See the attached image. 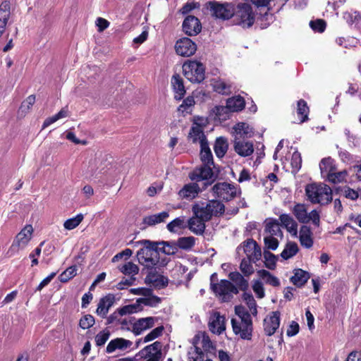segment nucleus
<instances>
[{
    "instance_id": "obj_1",
    "label": "nucleus",
    "mask_w": 361,
    "mask_h": 361,
    "mask_svg": "<svg viewBox=\"0 0 361 361\" xmlns=\"http://www.w3.org/2000/svg\"><path fill=\"white\" fill-rule=\"evenodd\" d=\"M225 206L218 200H210L207 202H197L192 205L193 214L197 217L208 221L212 216H218L224 214Z\"/></svg>"
},
{
    "instance_id": "obj_2",
    "label": "nucleus",
    "mask_w": 361,
    "mask_h": 361,
    "mask_svg": "<svg viewBox=\"0 0 361 361\" xmlns=\"http://www.w3.org/2000/svg\"><path fill=\"white\" fill-rule=\"evenodd\" d=\"M305 192L312 203L326 204L332 200V190L324 183L309 184L306 186Z\"/></svg>"
},
{
    "instance_id": "obj_3",
    "label": "nucleus",
    "mask_w": 361,
    "mask_h": 361,
    "mask_svg": "<svg viewBox=\"0 0 361 361\" xmlns=\"http://www.w3.org/2000/svg\"><path fill=\"white\" fill-rule=\"evenodd\" d=\"M210 281L211 289L221 302H228L234 295L238 293L237 287L228 280H221L219 282L215 283V281H217V276L215 273L212 274Z\"/></svg>"
},
{
    "instance_id": "obj_4",
    "label": "nucleus",
    "mask_w": 361,
    "mask_h": 361,
    "mask_svg": "<svg viewBox=\"0 0 361 361\" xmlns=\"http://www.w3.org/2000/svg\"><path fill=\"white\" fill-rule=\"evenodd\" d=\"M144 247L140 249L137 253L139 262L147 268H152L157 265L159 259V254L155 244L148 240L143 242Z\"/></svg>"
},
{
    "instance_id": "obj_5",
    "label": "nucleus",
    "mask_w": 361,
    "mask_h": 361,
    "mask_svg": "<svg viewBox=\"0 0 361 361\" xmlns=\"http://www.w3.org/2000/svg\"><path fill=\"white\" fill-rule=\"evenodd\" d=\"M185 77L191 82L200 83L205 78L204 66L197 61H188L183 65Z\"/></svg>"
},
{
    "instance_id": "obj_6",
    "label": "nucleus",
    "mask_w": 361,
    "mask_h": 361,
    "mask_svg": "<svg viewBox=\"0 0 361 361\" xmlns=\"http://www.w3.org/2000/svg\"><path fill=\"white\" fill-rule=\"evenodd\" d=\"M33 231L32 226L28 224L16 235L7 252L9 257L13 256L27 246L32 239Z\"/></svg>"
},
{
    "instance_id": "obj_7",
    "label": "nucleus",
    "mask_w": 361,
    "mask_h": 361,
    "mask_svg": "<svg viewBox=\"0 0 361 361\" xmlns=\"http://www.w3.org/2000/svg\"><path fill=\"white\" fill-rule=\"evenodd\" d=\"M235 16L237 23L243 27H250L254 24L255 16L252 6L248 3L238 4Z\"/></svg>"
},
{
    "instance_id": "obj_8",
    "label": "nucleus",
    "mask_w": 361,
    "mask_h": 361,
    "mask_svg": "<svg viewBox=\"0 0 361 361\" xmlns=\"http://www.w3.org/2000/svg\"><path fill=\"white\" fill-rule=\"evenodd\" d=\"M293 213L300 223L306 224L312 221L316 226H319L320 216L317 210L307 213V208L303 204H297L293 209Z\"/></svg>"
},
{
    "instance_id": "obj_9",
    "label": "nucleus",
    "mask_w": 361,
    "mask_h": 361,
    "mask_svg": "<svg viewBox=\"0 0 361 361\" xmlns=\"http://www.w3.org/2000/svg\"><path fill=\"white\" fill-rule=\"evenodd\" d=\"M161 348V343L155 341L142 349L137 353V357H139V360L142 359L144 361H159L162 356Z\"/></svg>"
},
{
    "instance_id": "obj_10",
    "label": "nucleus",
    "mask_w": 361,
    "mask_h": 361,
    "mask_svg": "<svg viewBox=\"0 0 361 361\" xmlns=\"http://www.w3.org/2000/svg\"><path fill=\"white\" fill-rule=\"evenodd\" d=\"M205 123L206 120L204 118H195L189 133V138L192 142H199L200 146L204 142H208L203 131Z\"/></svg>"
},
{
    "instance_id": "obj_11",
    "label": "nucleus",
    "mask_w": 361,
    "mask_h": 361,
    "mask_svg": "<svg viewBox=\"0 0 361 361\" xmlns=\"http://www.w3.org/2000/svg\"><path fill=\"white\" fill-rule=\"evenodd\" d=\"M231 324L235 334L239 335L243 339H251L252 333V320H237V319L233 318L231 319Z\"/></svg>"
},
{
    "instance_id": "obj_12",
    "label": "nucleus",
    "mask_w": 361,
    "mask_h": 361,
    "mask_svg": "<svg viewBox=\"0 0 361 361\" xmlns=\"http://www.w3.org/2000/svg\"><path fill=\"white\" fill-rule=\"evenodd\" d=\"M213 192L219 198L228 201L236 196L238 189L233 185L226 183H218L212 188Z\"/></svg>"
},
{
    "instance_id": "obj_13",
    "label": "nucleus",
    "mask_w": 361,
    "mask_h": 361,
    "mask_svg": "<svg viewBox=\"0 0 361 361\" xmlns=\"http://www.w3.org/2000/svg\"><path fill=\"white\" fill-rule=\"evenodd\" d=\"M175 50L178 55L190 57L197 51V44L188 37H183L176 41Z\"/></svg>"
},
{
    "instance_id": "obj_14",
    "label": "nucleus",
    "mask_w": 361,
    "mask_h": 361,
    "mask_svg": "<svg viewBox=\"0 0 361 361\" xmlns=\"http://www.w3.org/2000/svg\"><path fill=\"white\" fill-rule=\"evenodd\" d=\"M211 5L212 13L216 18L226 20L234 14V8L231 4L212 3Z\"/></svg>"
},
{
    "instance_id": "obj_15",
    "label": "nucleus",
    "mask_w": 361,
    "mask_h": 361,
    "mask_svg": "<svg viewBox=\"0 0 361 361\" xmlns=\"http://www.w3.org/2000/svg\"><path fill=\"white\" fill-rule=\"evenodd\" d=\"M280 325V312H271L264 319V331L270 336L275 334Z\"/></svg>"
},
{
    "instance_id": "obj_16",
    "label": "nucleus",
    "mask_w": 361,
    "mask_h": 361,
    "mask_svg": "<svg viewBox=\"0 0 361 361\" xmlns=\"http://www.w3.org/2000/svg\"><path fill=\"white\" fill-rule=\"evenodd\" d=\"M208 326L213 334L219 335L226 330L225 317L218 312H213L210 314Z\"/></svg>"
},
{
    "instance_id": "obj_17",
    "label": "nucleus",
    "mask_w": 361,
    "mask_h": 361,
    "mask_svg": "<svg viewBox=\"0 0 361 361\" xmlns=\"http://www.w3.org/2000/svg\"><path fill=\"white\" fill-rule=\"evenodd\" d=\"M202 29L199 19L193 16L186 17L183 23V30L188 36H195Z\"/></svg>"
},
{
    "instance_id": "obj_18",
    "label": "nucleus",
    "mask_w": 361,
    "mask_h": 361,
    "mask_svg": "<svg viewBox=\"0 0 361 361\" xmlns=\"http://www.w3.org/2000/svg\"><path fill=\"white\" fill-rule=\"evenodd\" d=\"M243 251L247 258L251 259L252 262L258 261L262 256L261 248L252 239H248L243 244Z\"/></svg>"
},
{
    "instance_id": "obj_19",
    "label": "nucleus",
    "mask_w": 361,
    "mask_h": 361,
    "mask_svg": "<svg viewBox=\"0 0 361 361\" xmlns=\"http://www.w3.org/2000/svg\"><path fill=\"white\" fill-rule=\"evenodd\" d=\"M213 166L214 164H203L202 166L194 170L190 178L195 181L212 179L214 176Z\"/></svg>"
},
{
    "instance_id": "obj_20",
    "label": "nucleus",
    "mask_w": 361,
    "mask_h": 361,
    "mask_svg": "<svg viewBox=\"0 0 361 361\" xmlns=\"http://www.w3.org/2000/svg\"><path fill=\"white\" fill-rule=\"evenodd\" d=\"M233 148L235 152L240 157H248L254 152V146L252 142L234 138Z\"/></svg>"
},
{
    "instance_id": "obj_21",
    "label": "nucleus",
    "mask_w": 361,
    "mask_h": 361,
    "mask_svg": "<svg viewBox=\"0 0 361 361\" xmlns=\"http://www.w3.org/2000/svg\"><path fill=\"white\" fill-rule=\"evenodd\" d=\"M114 302L115 296L113 294H108L102 298L98 303L96 313L102 318H105Z\"/></svg>"
},
{
    "instance_id": "obj_22",
    "label": "nucleus",
    "mask_w": 361,
    "mask_h": 361,
    "mask_svg": "<svg viewBox=\"0 0 361 361\" xmlns=\"http://www.w3.org/2000/svg\"><path fill=\"white\" fill-rule=\"evenodd\" d=\"M157 320V318L152 317L139 319L133 324V332L135 335H140L144 331L153 327Z\"/></svg>"
},
{
    "instance_id": "obj_23",
    "label": "nucleus",
    "mask_w": 361,
    "mask_h": 361,
    "mask_svg": "<svg viewBox=\"0 0 361 361\" xmlns=\"http://www.w3.org/2000/svg\"><path fill=\"white\" fill-rule=\"evenodd\" d=\"M233 130L234 138L237 139L251 137L254 134L253 128L249 124L244 122L235 125Z\"/></svg>"
},
{
    "instance_id": "obj_24",
    "label": "nucleus",
    "mask_w": 361,
    "mask_h": 361,
    "mask_svg": "<svg viewBox=\"0 0 361 361\" xmlns=\"http://www.w3.org/2000/svg\"><path fill=\"white\" fill-rule=\"evenodd\" d=\"M299 240L305 248H311L313 245L312 232L307 226H302L299 231Z\"/></svg>"
},
{
    "instance_id": "obj_25",
    "label": "nucleus",
    "mask_w": 361,
    "mask_h": 361,
    "mask_svg": "<svg viewBox=\"0 0 361 361\" xmlns=\"http://www.w3.org/2000/svg\"><path fill=\"white\" fill-rule=\"evenodd\" d=\"M145 282L156 288H163L168 283V279L164 276L151 271L145 278Z\"/></svg>"
},
{
    "instance_id": "obj_26",
    "label": "nucleus",
    "mask_w": 361,
    "mask_h": 361,
    "mask_svg": "<svg viewBox=\"0 0 361 361\" xmlns=\"http://www.w3.org/2000/svg\"><path fill=\"white\" fill-rule=\"evenodd\" d=\"M133 343L123 338H117L111 340L107 345L106 352L107 353H111L116 350H125L130 348Z\"/></svg>"
},
{
    "instance_id": "obj_27",
    "label": "nucleus",
    "mask_w": 361,
    "mask_h": 361,
    "mask_svg": "<svg viewBox=\"0 0 361 361\" xmlns=\"http://www.w3.org/2000/svg\"><path fill=\"white\" fill-rule=\"evenodd\" d=\"M200 189L197 183H189L183 186L178 192V195L181 199L192 200L199 193Z\"/></svg>"
},
{
    "instance_id": "obj_28",
    "label": "nucleus",
    "mask_w": 361,
    "mask_h": 361,
    "mask_svg": "<svg viewBox=\"0 0 361 361\" xmlns=\"http://www.w3.org/2000/svg\"><path fill=\"white\" fill-rule=\"evenodd\" d=\"M205 222L207 221L193 214L188 221V228L192 233L201 235L205 230Z\"/></svg>"
},
{
    "instance_id": "obj_29",
    "label": "nucleus",
    "mask_w": 361,
    "mask_h": 361,
    "mask_svg": "<svg viewBox=\"0 0 361 361\" xmlns=\"http://www.w3.org/2000/svg\"><path fill=\"white\" fill-rule=\"evenodd\" d=\"M264 236H275L283 238V232L276 220L271 219L266 223Z\"/></svg>"
},
{
    "instance_id": "obj_30",
    "label": "nucleus",
    "mask_w": 361,
    "mask_h": 361,
    "mask_svg": "<svg viewBox=\"0 0 361 361\" xmlns=\"http://www.w3.org/2000/svg\"><path fill=\"white\" fill-rule=\"evenodd\" d=\"M279 219L282 225L286 230L294 237L298 235V224L296 221L288 214H281Z\"/></svg>"
},
{
    "instance_id": "obj_31",
    "label": "nucleus",
    "mask_w": 361,
    "mask_h": 361,
    "mask_svg": "<svg viewBox=\"0 0 361 361\" xmlns=\"http://www.w3.org/2000/svg\"><path fill=\"white\" fill-rule=\"evenodd\" d=\"M319 169L322 176L326 178L330 173L336 169L335 161L331 157L324 158L319 163Z\"/></svg>"
},
{
    "instance_id": "obj_32",
    "label": "nucleus",
    "mask_w": 361,
    "mask_h": 361,
    "mask_svg": "<svg viewBox=\"0 0 361 361\" xmlns=\"http://www.w3.org/2000/svg\"><path fill=\"white\" fill-rule=\"evenodd\" d=\"M10 15V3L4 1L0 5V37L4 32Z\"/></svg>"
},
{
    "instance_id": "obj_33",
    "label": "nucleus",
    "mask_w": 361,
    "mask_h": 361,
    "mask_svg": "<svg viewBox=\"0 0 361 361\" xmlns=\"http://www.w3.org/2000/svg\"><path fill=\"white\" fill-rule=\"evenodd\" d=\"M192 344H195L205 351L213 348V344L209 336L204 333L197 334L192 339Z\"/></svg>"
},
{
    "instance_id": "obj_34",
    "label": "nucleus",
    "mask_w": 361,
    "mask_h": 361,
    "mask_svg": "<svg viewBox=\"0 0 361 361\" xmlns=\"http://www.w3.org/2000/svg\"><path fill=\"white\" fill-rule=\"evenodd\" d=\"M171 85L175 92V99H181L185 93L182 78L178 75H173L171 78Z\"/></svg>"
},
{
    "instance_id": "obj_35",
    "label": "nucleus",
    "mask_w": 361,
    "mask_h": 361,
    "mask_svg": "<svg viewBox=\"0 0 361 361\" xmlns=\"http://www.w3.org/2000/svg\"><path fill=\"white\" fill-rule=\"evenodd\" d=\"M228 277L235 284L238 290H245L248 288V281L239 272H231Z\"/></svg>"
},
{
    "instance_id": "obj_36",
    "label": "nucleus",
    "mask_w": 361,
    "mask_h": 361,
    "mask_svg": "<svg viewBox=\"0 0 361 361\" xmlns=\"http://www.w3.org/2000/svg\"><path fill=\"white\" fill-rule=\"evenodd\" d=\"M226 104L231 112L241 111L245 107V100L240 96H236L227 99Z\"/></svg>"
},
{
    "instance_id": "obj_37",
    "label": "nucleus",
    "mask_w": 361,
    "mask_h": 361,
    "mask_svg": "<svg viewBox=\"0 0 361 361\" xmlns=\"http://www.w3.org/2000/svg\"><path fill=\"white\" fill-rule=\"evenodd\" d=\"M309 278L310 276L307 272L298 269L295 270L294 275L291 277L290 280L294 285L300 287L307 281Z\"/></svg>"
},
{
    "instance_id": "obj_38",
    "label": "nucleus",
    "mask_w": 361,
    "mask_h": 361,
    "mask_svg": "<svg viewBox=\"0 0 361 361\" xmlns=\"http://www.w3.org/2000/svg\"><path fill=\"white\" fill-rule=\"evenodd\" d=\"M200 159L202 164H214L213 155L208 142H204L200 146Z\"/></svg>"
},
{
    "instance_id": "obj_39",
    "label": "nucleus",
    "mask_w": 361,
    "mask_h": 361,
    "mask_svg": "<svg viewBox=\"0 0 361 361\" xmlns=\"http://www.w3.org/2000/svg\"><path fill=\"white\" fill-rule=\"evenodd\" d=\"M187 226L185 217H178L167 224V229L171 233H179Z\"/></svg>"
},
{
    "instance_id": "obj_40",
    "label": "nucleus",
    "mask_w": 361,
    "mask_h": 361,
    "mask_svg": "<svg viewBox=\"0 0 361 361\" xmlns=\"http://www.w3.org/2000/svg\"><path fill=\"white\" fill-rule=\"evenodd\" d=\"M228 148V144L226 138L220 137L216 139L214 149L215 154L218 157H223L226 153Z\"/></svg>"
},
{
    "instance_id": "obj_41",
    "label": "nucleus",
    "mask_w": 361,
    "mask_h": 361,
    "mask_svg": "<svg viewBox=\"0 0 361 361\" xmlns=\"http://www.w3.org/2000/svg\"><path fill=\"white\" fill-rule=\"evenodd\" d=\"M35 102V96H28L21 104L18 111V115L20 117H24L31 109L32 106Z\"/></svg>"
},
{
    "instance_id": "obj_42",
    "label": "nucleus",
    "mask_w": 361,
    "mask_h": 361,
    "mask_svg": "<svg viewBox=\"0 0 361 361\" xmlns=\"http://www.w3.org/2000/svg\"><path fill=\"white\" fill-rule=\"evenodd\" d=\"M169 216V214L168 212H162L159 214L146 216L144 219V221L145 224L149 226H152L165 221Z\"/></svg>"
},
{
    "instance_id": "obj_43",
    "label": "nucleus",
    "mask_w": 361,
    "mask_h": 361,
    "mask_svg": "<svg viewBox=\"0 0 361 361\" xmlns=\"http://www.w3.org/2000/svg\"><path fill=\"white\" fill-rule=\"evenodd\" d=\"M348 173L346 170L337 171V169L329 176H327L326 180L330 183L337 184L346 181Z\"/></svg>"
},
{
    "instance_id": "obj_44",
    "label": "nucleus",
    "mask_w": 361,
    "mask_h": 361,
    "mask_svg": "<svg viewBox=\"0 0 361 361\" xmlns=\"http://www.w3.org/2000/svg\"><path fill=\"white\" fill-rule=\"evenodd\" d=\"M299 251L298 246L295 242H288L285 248L281 253V256L284 259H288L294 257Z\"/></svg>"
},
{
    "instance_id": "obj_45",
    "label": "nucleus",
    "mask_w": 361,
    "mask_h": 361,
    "mask_svg": "<svg viewBox=\"0 0 361 361\" xmlns=\"http://www.w3.org/2000/svg\"><path fill=\"white\" fill-rule=\"evenodd\" d=\"M309 107L307 102L303 99H300L297 104V114L300 123H303L308 119Z\"/></svg>"
},
{
    "instance_id": "obj_46",
    "label": "nucleus",
    "mask_w": 361,
    "mask_h": 361,
    "mask_svg": "<svg viewBox=\"0 0 361 361\" xmlns=\"http://www.w3.org/2000/svg\"><path fill=\"white\" fill-rule=\"evenodd\" d=\"M257 274L261 277L267 283L277 287L280 285V281L278 278L272 275L269 271L261 269L257 271Z\"/></svg>"
},
{
    "instance_id": "obj_47",
    "label": "nucleus",
    "mask_w": 361,
    "mask_h": 361,
    "mask_svg": "<svg viewBox=\"0 0 361 361\" xmlns=\"http://www.w3.org/2000/svg\"><path fill=\"white\" fill-rule=\"evenodd\" d=\"M68 116V109L67 107L62 108L56 114L47 118L43 123L42 128H45L51 124L55 123L59 119Z\"/></svg>"
},
{
    "instance_id": "obj_48",
    "label": "nucleus",
    "mask_w": 361,
    "mask_h": 361,
    "mask_svg": "<svg viewBox=\"0 0 361 361\" xmlns=\"http://www.w3.org/2000/svg\"><path fill=\"white\" fill-rule=\"evenodd\" d=\"M212 85L214 90L219 94H226L230 92V85L221 79L212 80Z\"/></svg>"
},
{
    "instance_id": "obj_49",
    "label": "nucleus",
    "mask_w": 361,
    "mask_h": 361,
    "mask_svg": "<svg viewBox=\"0 0 361 361\" xmlns=\"http://www.w3.org/2000/svg\"><path fill=\"white\" fill-rule=\"evenodd\" d=\"M189 361H203L204 353L201 348L193 344L188 353Z\"/></svg>"
},
{
    "instance_id": "obj_50",
    "label": "nucleus",
    "mask_w": 361,
    "mask_h": 361,
    "mask_svg": "<svg viewBox=\"0 0 361 361\" xmlns=\"http://www.w3.org/2000/svg\"><path fill=\"white\" fill-rule=\"evenodd\" d=\"M160 301L161 300L159 298L152 294V290L151 289L150 295L143 298H138L137 300V303H139V305L144 304L145 305L154 307L157 305L160 302Z\"/></svg>"
},
{
    "instance_id": "obj_51",
    "label": "nucleus",
    "mask_w": 361,
    "mask_h": 361,
    "mask_svg": "<svg viewBox=\"0 0 361 361\" xmlns=\"http://www.w3.org/2000/svg\"><path fill=\"white\" fill-rule=\"evenodd\" d=\"M195 238L192 236L182 237L178 239L176 245L183 250H189L193 247Z\"/></svg>"
},
{
    "instance_id": "obj_52",
    "label": "nucleus",
    "mask_w": 361,
    "mask_h": 361,
    "mask_svg": "<svg viewBox=\"0 0 361 361\" xmlns=\"http://www.w3.org/2000/svg\"><path fill=\"white\" fill-rule=\"evenodd\" d=\"M243 299L250 309L251 314L256 316L257 314V308L254 297L251 294L245 293L243 295Z\"/></svg>"
},
{
    "instance_id": "obj_53",
    "label": "nucleus",
    "mask_w": 361,
    "mask_h": 361,
    "mask_svg": "<svg viewBox=\"0 0 361 361\" xmlns=\"http://www.w3.org/2000/svg\"><path fill=\"white\" fill-rule=\"evenodd\" d=\"M83 215L82 214H79L75 216L67 219L64 224L63 226L66 230H72L76 228L83 220Z\"/></svg>"
},
{
    "instance_id": "obj_54",
    "label": "nucleus",
    "mask_w": 361,
    "mask_h": 361,
    "mask_svg": "<svg viewBox=\"0 0 361 361\" xmlns=\"http://www.w3.org/2000/svg\"><path fill=\"white\" fill-rule=\"evenodd\" d=\"M120 270L125 275H131L133 276L138 273L139 268L135 264L128 262L120 268Z\"/></svg>"
},
{
    "instance_id": "obj_55",
    "label": "nucleus",
    "mask_w": 361,
    "mask_h": 361,
    "mask_svg": "<svg viewBox=\"0 0 361 361\" xmlns=\"http://www.w3.org/2000/svg\"><path fill=\"white\" fill-rule=\"evenodd\" d=\"M213 112L219 120H226L228 118V114L231 111L226 104V106H216L213 109Z\"/></svg>"
},
{
    "instance_id": "obj_56",
    "label": "nucleus",
    "mask_w": 361,
    "mask_h": 361,
    "mask_svg": "<svg viewBox=\"0 0 361 361\" xmlns=\"http://www.w3.org/2000/svg\"><path fill=\"white\" fill-rule=\"evenodd\" d=\"M252 261L248 258L243 259L240 265V271L245 276H250L254 273V268L251 264Z\"/></svg>"
},
{
    "instance_id": "obj_57",
    "label": "nucleus",
    "mask_w": 361,
    "mask_h": 361,
    "mask_svg": "<svg viewBox=\"0 0 361 361\" xmlns=\"http://www.w3.org/2000/svg\"><path fill=\"white\" fill-rule=\"evenodd\" d=\"M76 274L77 268L75 266H72L67 268L62 274H61L59 278L61 282L65 283L73 278Z\"/></svg>"
},
{
    "instance_id": "obj_58",
    "label": "nucleus",
    "mask_w": 361,
    "mask_h": 361,
    "mask_svg": "<svg viewBox=\"0 0 361 361\" xmlns=\"http://www.w3.org/2000/svg\"><path fill=\"white\" fill-rule=\"evenodd\" d=\"M140 310V305L139 303L137 304H132L123 306L119 309H118V313L120 316H123L126 314H130L133 313H135L138 312Z\"/></svg>"
},
{
    "instance_id": "obj_59",
    "label": "nucleus",
    "mask_w": 361,
    "mask_h": 361,
    "mask_svg": "<svg viewBox=\"0 0 361 361\" xmlns=\"http://www.w3.org/2000/svg\"><path fill=\"white\" fill-rule=\"evenodd\" d=\"M279 238L275 236H264L265 247L268 250H276L279 245Z\"/></svg>"
},
{
    "instance_id": "obj_60",
    "label": "nucleus",
    "mask_w": 361,
    "mask_h": 361,
    "mask_svg": "<svg viewBox=\"0 0 361 361\" xmlns=\"http://www.w3.org/2000/svg\"><path fill=\"white\" fill-rule=\"evenodd\" d=\"M110 336V331L108 329H104L95 336V343L97 346H102L109 340Z\"/></svg>"
},
{
    "instance_id": "obj_61",
    "label": "nucleus",
    "mask_w": 361,
    "mask_h": 361,
    "mask_svg": "<svg viewBox=\"0 0 361 361\" xmlns=\"http://www.w3.org/2000/svg\"><path fill=\"white\" fill-rule=\"evenodd\" d=\"M264 257L265 259L264 264L266 267H267L269 269H274L276 267V256L269 251H264Z\"/></svg>"
},
{
    "instance_id": "obj_62",
    "label": "nucleus",
    "mask_w": 361,
    "mask_h": 361,
    "mask_svg": "<svg viewBox=\"0 0 361 361\" xmlns=\"http://www.w3.org/2000/svg\"><path fill=\"white\" fill-rule=\"evenodd\" d=\"M163 331H164V327L162 326H158V327L154 329L152 331H150L147 335H146L144 337V338H143L144 343L151 341L158 338L159 336H160L161 335Z\"/></svg>"
},
{
    "instance_id": "obj_63",
    "label": "nucleus",
    "mask_w": 361,
    "mask_h": 361,
    "mask_svg": "<svg viewBox=\"0 0 361 361\" xmlns=\"http://www.w3.org/2000/svg\"><path fill=\"white\" fill-rule=\"evenodd\" d=\"M94 324V318L90 314H86L82 317L79 322V325L82 329H90Z\"/></svg>"
},
{
    "instance_id": "obj_64",
    "label": "nucleus",
    "mask_w": 361,
    "mask_h": 361,
    "mask_svg": "<svg viewBox=\"0 0 361 361\" xmlns=\"http://www.w3.org/2000/svg\"><path fill=\"white\" fill-rule=\"evenodd\" d=\"M195 104V99L192 97H186L181 105L178 107V111L182 113L189 111L190 108H191Z\"/></svg>"
}]
</instances>
